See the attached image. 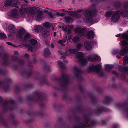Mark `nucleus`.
<instances>
[{
	"label": "nucleus",
	"instance_id": "1",
	"mask_svg": "<svg viewBox=\"0 0 128 128\" xmlns=\"http://www.w3.org/2000/svg\"><path fill=\"white\" fill-rule=\"evenodd\" d=\"M93 8L94 7H92V9L90 8L86 10L82 14H81V12H82L83 10L79 9L76 12H70V15L77 18L82 19L87 23H95L98 22L100 20L98 18L95 20L94 19V18L96 14L97 11Z\"/></svg>",
	"mask_w": 128,
	"mask_h": 128
},
{
	"label": "nucleus",
	"instance_id": "2",
	"mask_svg": "<svg viewBox=\"0 0 128 128\" xmlns=\"http://www.w3.org/2000/svg\"><path fill=\"white\" fill-rule=\"evenodd\" d=\"M36 12H37V16L36 17L37 21H39L44 18L43 17L42 13L41 11L39 10L36 11V10L34 8L31 7L27 8L22 9L21 10L20 12L22 14H24L26 13L27 14L32 15L35 14Z\"/></svg>",
	"mask_w": 128,
	"mask_h": 128
},
{
	"label": "nucleus",
	"instance_id": "3",
	"mask_svg": "<svg viewBox=\"0 0 128 128\" xmlns=\"http://www.w3.org/2000/svg\"><path fill=\"white\" fill-rule=\"evenodd\" d=\"M75 32L81 36H87V38L90 39H92L95 36L94 32L92 30L89 31L87 35L86 34V30L85 28H82L80 27H78L74 29Z\"/></svg>",
	"mask_w": 128,
	"mask_h": 128
},
{
	"label": "nucleus",
	"instance_id": "4",
	"mask_svg": "<svg viewBox=\"0 0 128 128\" xmlns=\"http://www.w3.org/2000/svg\"><path fill=\"white\" fill-rule=\"evenodd\" d=\"M101 68L102 66L99 64L96 66L92 64H90L88 68V70L90 72H95L100 76H104V73L102 71Z\"/></svg>",
	"mask_w": 128,
	"mask_h": 128
},
{
	"label": "nucleus",
	"instance_id": "5",
	"mask_svg": "<svg viewBox=\"0 0 128 128\" xmlns=\"http://www.w3.org/2000/svg\"><path fill=\"white\" fill-rule=\"evenodd\" d=\"M82 46V44L78 43L76 45L77 49H70L68 52H66L65 53H63L61 51H58V52L60 54H63L64 55L62 56V58L64 59H65L66 56H70L71 54H76L77 53L78 50L80 49Z\"/></svg>",
	"mask_w": 128,
	"mask_h": 128
},
{
	"label": "nucleus",
	"instance_id": "6",
	"mask_svg": "<svg viewBox=\"0 0 128 128\" xmlns=\"http://www.w3.org/2000/svg\"><path fill=\"white\" fill-rule=\"evenodd\" d=\"M84 54L81 52H79L76 55V58L80 60V64L82 66L86 65L88 63L87 60L84 58Z\"/></svg>",
	"mask_w": 128,
	"mask_h": 128
},
{
	"label": "nucleus",
	"instance_id": "7",
	"mask_svg": "<svg viewBox=\"0 0 128 128\" xmlns=\"http://www.w3.org/2000/svg\"><path fill=\"white\" fill-rule=\"evenodd\" d=\"M121 14V11L120 12L119 10L115 12L112 16L110 19L111 21L113 22H118L120 18V15Z\"/></svg>",
	"mask_w": 128,
	"mask_h": 128
},
{
	"label": "nucleus",
	"instance_id": "8",
	"mask_svg": "<svg viewBox=\"0 0 128 128\" xmlns=\"http://www.w3.org/2000/svg\"><path fill=\"white\" fill-rule=\"evenodd\" d=\"M8 15L11 17L16 18H18L20 17L19 13L18 10L14 9L10 11L8 13Z\"/></svg>",
	"mask_w": 128,
	"mask_h": 128
},
{
	"label": "nucleus",
	"instance_id": "9",
	"mask_svg": "<svg viewBox=\"0 0 128 128\" xmlns=\"http://www.w3.org/2000/svg\"><path fill=\"white\" fill-rule=\"evenodd\" d=\"M96 43L95 41L91 42L86 41L84 43V46L85 49L88 50H90L92 49V44H94Z\"/></svg>",
	"mask_w": 128,
	"mask_h": 128
},
{
	"label": "nucleus",
	"instance_id": "10",
	"mask_svg": "<svg viewBox=\"0 0 128 128\" xmlns=\"http://www.w3.org/2000/svg\"><path fill=\"white\" fill-rule=\"evenodd\" d=\"M87 58L88 60L93 62H95L97 60H101L100 57L96 54L90 55L87 57Z\"/></svg>",
	"mask_w": 128,
	"mask_h": 128
},
{
	"label": "nucleus",
	"instance_id": "11",
	"mask_svg": "<svg viewBox=\"0 0 128 128\" xmlns=\"http://www.w3.org/2000/svg\"><path fill=\"white\" fill-rule=\"evenodd\" d=\"M3 27L6 31L8 30L11 33H14L16 30L14 26L12 24H10L8 26V28H7V25L6 24L4 25Z\"/></svg>",
	"mask_w": 128,
	"mask_h": 128
},
{
	"label": "nucleus",
	"instance_id": "12",
	"mask_svg": "<svg viewBox=\"0 0 128 128\" xmlns=\"http://www.w3.org/2000/svg\"><path fill=\"white\" fill-rule=\"evenodd\" d=\"M128 54V46L126 48H122L119 53V54L121 56H124Z\"/></svg>",
	"mask_w": 128,
	"mask_h": 128
},
{
	"label": "nucleus",
	"instance_id": "13",
	"mask_svg": "<svg viewBox=\"0 0 128 128\" xmlns=\"http://www.w3.org/2000/svg\"><path fill=\"white\" fill-rule=\"evenodd\" d=\"M120 12L121 11L122 16L124 17L128 16V5L125 6L124 10L122 11V10H119Z\"/></svg>",
	"mask_w": 128,
	"mask_h": 128
},
{
	"label": "nucleus",
	"instance_id": "14",
	"mask_svg": "<svg viewBox=\"0 0 128 128\" xmlns=\"http://www.w3.org/2000/svg\"><path fill=\"white\" fill-rule=\"evenodd\" d=\"M25 32V30L22 28H21L17 33V36L20 38H21L24 34Z\"/></svg>",
	"mask_w": 128,
	"mask_h": 128
},
{
	"label": "nucleus",
	"instance_id": "15",
	"mask_svg": "<svg viewBox=\"0 0 128 128\" xmlns=\"http://www.w3.org/2000/svg\"><path fill=\"white\" fill-rule=\"evenodd\" d=\"M74 72L75 73L76 76L78 77L80 76L82 74V71L79 70L78 67L75 66L74 68Z\"/></svg>",
	"mask_w": 128,
	"mask_h": 128
},
{
	"label": "nucleus",
	"instance_id": "16",
	"mask_svg": "<svg viewBox=\"0 0 128 128\" xmlns=\"http://www.w3.org/2000/svg\"><path fill=\"white\" fill-rule=\"evenodd\" d=\"M65 37L64 39L58 41L57 42V43L59 44L62 46H64V43L66 42L67 38V35L66 34H65Z\"/></svg>",
	"mask_w": 128,
	"mask_h": 128
},
{
	"label": "nucleus",
	"instance_id": "17",
	"mask_svg": "<svg viewBox=\"0 0 128 128\" xmlns=\"http://www.w3.org/2000/svg\"><path fill=\"white\" fill-rule=\"evenodd\" d=\"M104 69L106 71L109 72L114 67V65L112 64H105L104 65Z\"/></svg>",
	"mask_w": 128,
	"mask_h": 128
},
{
	"label": "nucleus",
	"instance_id": "18",
	"mask_svg": "<svg viewBox=\"0 0 128 128\" xmlns=\"http://www.w3.org/2000/svg\"><path fill=\"white\" fill-rule=\"evenodd\" d=\"M50 31L49 30H45L42 32V35L44 37L46 38L50 36Z\"/></svg>",
	"mask_w": 128,
	"mask_h": 128
},
{
	"label": "nucleus",
	"instance_id": "19",
	"mask_svg": "<svg viewBox=\"0 0 128 128\" xmlns=\"http://www.w3.org/2000/svg\"><path fill=\"white\" fill-rule=\"evenodd\" d=\"M12 6H15L17 8H18V6H17L20 4V2L18 0H12Z\"/></svg>",
	"mask_w": 128,
	"mask_h": 128
},
{
	"label": "nucleus",
	"instance_id": "20",
	"mask_svg": "<svg viewBox=\"0 0 128 128\" xmlns=\"http://www.w3.org/2000/svg\"><path fill=\"white\" fill-rule=\"evenodd\" d=\"M64 20L65 22L67 23L71 22L73 21V20L72 18L70 16L66 17L64 18Z\"/></svg>",
	"mask_w": 128,
	"mask_h": 128
},
{
	"label": "nucleus",
	"instance_id": "21",
	"mask_svg": "<svg viewBox=\"0 0 128 128\" xmlns=\"http://www.w3.org/2000/svg\"><path fill=\"white\" fill-rule=\"evenodd\" d=\"M122 73L124 74H126L128 72V66H125L124 67H120Z\"/></svg>",
	"mask_w": 128,
	"mask_h": 128
},
{
	"label": "nucleus",
	"instance_id": "22",
	"mask_svg": "<svg viewBox=\"0 0 128 128\" xmlns=\"http://www.w3.org/2000/svg\"><path fill=\"white\" fill-rule=\"evenodd\" d=\"M30 34L28 33H26L24 34V40H28L30 38Z\"/></svg>",
	"mask_w": 128,
	"mask_h": 128
},
{
	"label": "nucleus",
	"instance_id": "23",
	"mask_svg": "<svg viewBox=\"0 0 128 128\" xmlns=\"http://www.w3.org/2000/svg\"><path fill=\"white\" fill-rule=\"evenodd\" d=\"M43 29L42 27L40 26H37L34 28V30L36 32L38 33L40 31Z\"/></svg>",
	"mask_w": 128,
	"mask_h": 128
},
{
	"label": "nucleus",
	"instance_id": "24",
	"mask_svg": "<svg viewBox=\"0 0 128 128\" xmlns=\"http://www.w3.org/2000/svg\"><path fill=\"white\" fill-rule=\"evenodd\" d=\"M12 1L11 0H6L5 2L4 5L6 7H7L10 5L12 6Z\"/></svg>",
	"mask_w": 128,
	"mask_h": 128
},
{
	"label": "nucleus",
	"instance_id": "25",
	"mask_svg": "<svg viewBox=\"0 0 128 128\" xmlns=\"http://www.w3.org/2000/svg\"><path fill=\"white\" fill-rule=\"evenodd\" d=\"M27 48L28 51H30L31 52H35L36 50V49L34 47L30 46H28Z\"/></svg>",
	"mask_w": 128,
	"mask_h": 128
},
{
	"label": "nucleus",
	"instance_id": "26",
	"mask_svg": "<svg viewBox=\"0 0 128 128\" xmlns=\"http://www.w3.org/2000/svg\"><path fill=\"white\" fill-rule=\"evenodd\" d=\"M12 104V102L11 101H10L9 102H4L3 104V106L4 109H5L6 108H8L9 105Z\"/></svg>",
	"mask_w": 128,
	"mask_h": 128
},
{
	"label": "nucleus",
	"instance_id": "27",
	"mask_svg": "<svg viewBox=\"0 0 128 128\" xmlns=\"http://www.w3.org/2000/svg\"><path fill=\"white\" fill-rule=\"evenodd\" d=\"M50 54V52L48 48H45L44 51V55L45 56H47Z\"/></svg>",
	"mask_w": 128,
	"mask_h": 128
},
{
	"label": "nucleus",
	"instance_id": "28",
	"mask_svg": "<svg viewBox=\"0 0 128 128\" xmlns=\"http://www.w3.org/2000/svg\"><path fill=\"white\" fill-rule=\"evenodd\" d=\"M70 29L68 30L67 27H66L65 28H64L63 27L62 28V30H63L64 31L67 32V33L68 34H70L71 32V30L72 29V26H70Z\"/></svg>",
	"mask_w": 128,
	"mask_h": 128
},
{
	"label": "nucleus",
	"instance_id": "29",
	"mask_svg": "<svg viewBox=\"0 0 128 128\" xmlns=\"http://www.w3.org/2000/svg\"><path fill=\"white\" fill-rule=\"evenodd\" d=\"M80 38L79 37L76 36L73 38L72 40L73 42L76 43L80 41Z\"/></svg>",
	"mask_w": 128,
	"mask_h": 128
},
{
	"label": "nucleus",
	"instance_id": "30",
	"mask_svg": "<svg viewBox=\"0 0 128 128\" xmlns=\"http://www.w3.org/2000/svg\"><path fill=\"white\" fill-rule=\"evenodd\" d=\"M43 26L44 27L49 28L52 26V24L48 22H46L43 24Z\"/></svg>",
	"mask_w": 128,
	"mask_h": 128
},
{
	"label": "nucleus",
	"instance_id": "31",
	"mask_svg": "<svg viewBox=\"0 0 128 128\" xmlns=\"http://www.w3.org/2000/svg\"><path fill=\"white\" fill-rule=\"evenodd\" d=\"M113 14V12L112 11H108L107 12L105 15V16L106 18H109L110 17L111 15H112V14Z\"/></svg>",
	"mask_w": 128,
	"mask_h": 128
},
{
	"label": "nucleus",
	"instance_id": "32",
	"mask_svg": "<svg viewBox=\"0 0 128 128\" xmlns=\"http://www.w3.org/2000/svg\"><path fill=\"white\" fill-rule=\"evenodd\" d=\"M29 42L32 45H34L37 44V41L34 39H32L29 41Z\"/></svg>",
	"mask_w": 128,
	"mask_h": 128
},
{
	"label": "nucleus",
	"instance_id": "33",
	"mask_svg": "<svg viewBox=\"0 0 128 128\" xmlns=\"http://www.w3.org/2000/svg\"><path fill=\"white\" fill-rule=\"evenodd\" d=\"M123 63L124 65H125L126 63H128V55L124 56L123 58Z\"/></svg>",
	"mask_w": 128,
	"mask_h": 128
},
{
	"label": "nucleus",
	"instance_id": "34",
	"mask_svg": "<svg viewBox=\"0 0 128 128\" xmlns=\"http://www.w3.org/2000/svg\"><path fill=\"white\" fill-rule=\"evenodd\" d=\"M121 43L124 46V48H126L127 46H128V42L126 40H123L121 42Z\"/></svg>",
	"mask_w": 128,
	"mask_h": 128
},
{
	"label": "nucleus",
	"instance_id": "35",
	"mask_svg": "<svg viewBox=\"0 0 128 128\" xmlns=\"http://www.w3.org/2000/svg\"><path fill=\"white\" fill-rule=\"evenodd\" d=\"M121 36L123 38L125 39L128 41V34H121Z\"/></svg>",
	"mask_w": 128,
	"mask_h": 128
},
{
	"label": "nucleus",
	"instance_id": "36",
	"mask_svg": "<svg viewBox=\"0 0 128 128\" xmlns=\"http://www.w3.org/2000/svg\"><path fill=\"white\" fill-rule=\"evenodd\" d=\"M119 50L118 49H114L113 50L112 53L114 55H116L117 54H119Z\"/></svg>",
	"mask_w": 128,
	"mask_h": 128
},
{
	"label": "nucleus",
	"instance_id": "37",
	"mask_svg": "<svg viewBox=\"0 0 128 128\" xmlns=\"http://www.w3.org/2000/svg\"><path fill=\"white\" fill-rule=\"evenodd\" d=\"M62 77L65 82H66L68 80V76L64 74L62 75Z\"/></svg>",
	"mask_w": 128,
	"mask_h": 128
},
{
	"label": "nucleus",
	"instance_id": "38",
	"mask_svg": "<svg viewBox=\"0 0 128 128\" xmlns=\"http://www.w3.org/2000/svg\"><path fill=\"white\" fill-rule=\"evenodd\" d=\"M0 37L2 38H5L6 36L4 33H1L0 34Z\"/></svg>",
	"mask_w": 128,
	"mask_h": 128
},
{
	"label": "nucleus",
	"instance_id": "39",
	"mask_svg": "<svg viewBox=\"0 0 128 128\" xmlns=\"http://www.w3.org/2000/svg\"><path fill=\"white\" fill-rule=\"evenodd\" d=\"M58 65L61 68H63L64 67V65L63 64L62 62H58Z\"/></svg>",
	"mask_w": 128,
	"mask_h": 128
},
{
	"label": "nucleus",
	"instance_id": "40",
	"mask_svg": "<svg viewBox=\"0 0 128 128\" xmlns=\"http://www.w3.org/2000/svg\"><path fill=\"white\" fill-rule=\"evenodd\" d=\"M13 46L15 48H21L22 47V46H21L17 44L15 45L13 44Z\"/></svg>",
	"mask_w": 128,
	"mask_h": 128
},
{
	"label": "nucleus",
	"instance_id": "41",
	"mask_svg": "<svg viewBox=\"0 0 128 128\" xmlns=\"http://www.w3.org/2000/svg\"><path fill=\"white\" fill-rule=\"evenodd\" d=\"M8 88V87L7 86H6V87L5 86H4L3 87V89L5 91H6V90Z\"/></svg>",
	"mask_w": 128,
	"mask_h": 128
},
{
	"label": "nucleus",
	"instance_id": "42",
	"mask_svg": "<svg viewBox=\"0 0 128 128\" xmlns=\"http://www.w3.org/2000/svg\"><path fill=\"white\" fill-rule=\"evenodd\" d=\"M112 74H115L116 76H117L118 75V74L116 73V72L115 71H113L112 72Z\"/></svg>",
	"mask_w": 128,
	"mask_h": 128
},
{
	"label": "nucleus",
	"instance_id": "43",
	"mask_svg": "<svg viewBox=\"0 0 128 128\" xmlns=\"http://www.w3.org/2000/svg\"><path fill=\"white\" fill-rule=\"evenodd\" d=\"M6 43L8 45H11L13 46V44L11 42H6Z\"/></svg>",
	"mask_w": 128,
	"mask_h": 128
},
{
	"label": "nucleus",
	"instance_id": "44",
	"mask_svg": "<svg viewBox=\"0 0 128 128\" xmlns=\"http://www.w3.org/2000/svg\"><path fill=\"white\" fill-rule=\"evenodd\" d=\"M25 56L26 58H28L29 56V55L28 54H26L25 55Z\"/></svg>",
	"mask_w": 128,
	"mask_h": 128
},
{
	"label": "nucleus",
	"instance_id": "45",
	"mask_svg": "<svg viewBox=\"0 0 128 128\" xmlns=\"http://www.w3.org/2000/svg\"><path fill=\"white\" fill-rule=\"evenodd\" d=\"M48 14L50 16V18H53V16L52 15L50 14H49V13H48Z\"/></svg>",
	"mask_w": 128,
	"mask_h": 128
},
{
	"label": "nucleus",
	"instance_id": "46",
	"mask_svg": "<svg viewBox=\"0 0 128 128\" xmlns=\"http://www.w3.org/2000/svg\"><path fill=\"white\" fill-rule=\"evenodd\" d=\"M69 34V35H68V40H70L71 37V35H70V34Z\"/></svg>",
	"mask_w": 128,
	"mask_h": 128
},
{
	"label": "nucleus",
	"instance_id": "47",
	"mask_svg": "<svg viewBox=\"0 0 128 128\" xmlns=\"http://www.w3.org/2000/svg\"><path fill=\"white\" fill-rule=\"evenodd\" d=\"M103 110H101V109H100V110H98L97 111V112L98 113V112H101V111H102Z\"/></svg>",
	"mask_w": 128,
	"mask_h": 128
},
{
	"label": "nucleus",
	"instance_id": "48",
	"mask_svg": "<svg viewBox=\"0 0 128 128\" xmlns=\"http://www.w3.org/2000/svg\"><path fill=\"white\" fill-rule=\"evenodd\" d=\"M120 36V34H119L116 35V37H119Z\"/></svg>",
	"mask_w": 128,
	"mask_h": 128
},
{
	"label": "nucleus",
	"instance_id": "49",
	"mask_svg": "<svg viewBox=\"0 0 128 128\" xmlns=\"http://www.w3.org/2000/svg\"><path fill=\"white\" fill-rule=\"evenodd\" d=\"M64 15H65V14L64 13H61L60 14V16H64Z\"/></svg>",
	"mask_w": 128,
	"mask_h": 128
},
{
	"label": "nucleus",
	"instance_id": "50",
	"mask_svg": "<svg viewBox=\"0 0 128 128\" xmlns=\"http://www.w3.org/2000/svg\"><path fill=\"white\" fill-rule=\"evenodd\" d=\"M117 127L118 126L116 124L114 126L113 128H117Z\"/></svg>",
	"mask_w": 128,
	"mask_h": 128
},
{
	"label": "nucleus",
	"instance_id": "51",
	"mask_svg": "<svg viewBox=\"0 0 128 128\" xmlns=\"http://www.w3.org/2000/svg\"><path fill=\"white\" fill-rule=\"evenodd\" d=\"M14 54H18V52L17 51H15L14 52Z\"/></svg>",
	"mask_w": 128,
	"mask_h": 128
},
{
	"label": "nucleus",
	"instance_id": "52",
	"mask_svg": "<svg viewBox=\"0 0 128 128\" xmlns=\"http://www.w3.org/2000/svg\"><path fill=\"white\" fill-rule=\"evenodd\" d=\"M56 32H54V36L55 37L56 36Z\"/></svg>",
	"mask_w": 128,
	"mask_h": 128
},
{
	"label": "nucleus",
	"instance_id": "53",
	"mask_svg": "<svg viewBox=\"0 0 128 128\" xmlns=\"http://www.w3.org/2000/svg\"><path fill=\"white\" fill-rule=\"evenodd\" d=\"M3 100V99L0 96V102H1Z\"/></svg>",
	"mask_w": 128,
	"mask_h": 128
},
{
	"label": "nucleus",
	"instance_id": "54",
	"mask_svg": "<svg viewBox=\"0 0 128 128\" xmlns=\"http://www.w3.org/2000/svg\"><path fill=\"white\" fill-rule=\"evenodd\" d=\"M12 34H8V36L9 37H10L12 35Z\"/></svg>",
	"mask_w": 128,
	"mask_h": 128
},
{
	"label": "nucleus",
	"instance_id": "55",
	"mask_svg": "<svg viewBox=\"0 0 128 128\" xmlns=\"http://www.w3.org/2000/svg\"><path fill=\"white\" fill-rule=\"evenodd\" d=\"M51 46L52 48H54V44H51Z\"/></svg>",
	"mask_w": 128,
	"mask_h": 128
},
{
	"label": "nucleus",
	"instance_id": "56",
	"mask_svg": "<svg viewBox=\"0 0 128 128\" xmlns=\"http://www.w3.org/2000/svg\"><path fill=\"white\" fill-rule=\"evenodd\" d=\"M80 127H84V124H82Z\"/></svg>",
	"mask_w": 128,
	"mask_h": 128
},
{
	"label": "nucleus",
	"instance_id": "57",
	"mask_svg": "<svg viewBox=\"0 0 128 128\" xmlns=\"http://www.w3.org/2000/svg\"><path fill=\"white\" fill-rule=\"evenodd\" d=\"M90 122H92V121H88V124H90Z\"/></svg>",
	"mask_w": 128,
	"mask_h": 128
},
{
	"label": "nucleus",
	"instance_id": "58",
	"mask_svg": "<svg viewBox=\"0 0 128 128\" xmlns=\"http://www.w3.org/2000/svg\"><path fill=\"white\" fill-rule=\"evenodd\" d=\"M61 10V11H64V10L63 9H62Z\"/></svg>",
	"mask_w": 128,
	"mask_h": 128
},
{
	"label": "nucleus",
	"instance_id": "59",
	"mask_svg": "<svg viewBox=\"0 0 128 128\" xmlns=\"http://www.w3.org/2000/svg\"><path fill=\"white\" fill-rule=\"evenodd\" d=\"M25 2L26 3H28V1H26V0H25Z\"/></svg>",
	"mask_w": 128,
	"mask_h": 128
},
{
	"label": "nucleus",
	"instance_id": "60",
	"mask_svg": "<svg viewBox=\"0 0 128 128\" xmlns=\"http://www.w3.org/2000/svg\"><path fill=\"white\" fill-rule=\"evenodd\" d=\"M45 12H48L47 10H45Z\"/></svg>",
	"mask_w": 128,
	"mask_h": 128
},
{
	"label": "nucleus",
	"instance_id": "61",
	"mask_svg": "<svg viewBox=\"0 0 128 128\" xmlns=\"http://www.w3.org/2000/svg\"><path fill=\"white\" fill-rule=\"evenodd\" d=\"M104 0H100V2H102V1H103Z\"/></svg>",
	"mask_w": 128,
	"mask_h": 128
},
{
	"label": "nucleus",
	"instance_id": "62",
	"mask_svg": "<svg viewBox=\"0 0 128 128\" xmlns=\"http://www.w3.org/2000/svg\"><path fill=\"white\" fill-rule=\"evenodd\" d=\"M72 10V9L71 8L68 9L69 10Z\"/></svg>",
	"mask_w": 128,
	"mask_h": 128
},
{
	"label": "nucleus",
	"instance_id": "63",
	"mask_svg": "<svg viewBox=\"0 0 128 128\" xmlns=\"http://www.w3.org/2000/svg\"><path fill=\"white\" fill-rule=\"evenodd\" d=\"M1 82H0V86L1 85Z\"/></svg>",
	"mask_w": 128,
	"mask_h": 128
},
{
	"label": "nucleus",
	"instance_id": "64",
	"mask_svg": "<svg viewBox=\"0 0 128 128\" xmlns=\"http://www.w3.org/2000/svg\"><path fill=\"white\" fill-rule=\"evenodd\" d=\"M125 77V76H124H124H123V77Z\"/></svg>",
	"mask_w": 128,
	"mask_h": 128
}]
</instances>
